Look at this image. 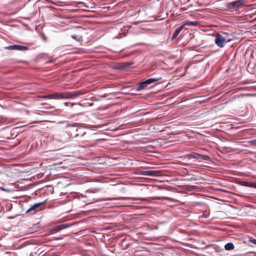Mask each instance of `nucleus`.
<instances>
[{"label": "nucleus", "mask_w": 256, "mask_h": 256, "mask_svg": "<svg viewBox=\"0 0 256 256\" xmlns=\"http://www.w3.org/2000/svg\"><path fill=\"white\" fill-rule=\"evenodd\" d=\"M84 93L82 90H76L73 92H66L54 93L46 95H42L40 98L49 99H64L73 98L82 94Z\"/></svg>", "instance_id": "f257e3e1"}, {"label": "nucleus", "mask_w": 256, "mask_h": 256, "mask_svg": "<svg viewBox=\"0 0 256 256\" xmlns=\"http://www.w3.org/2000/svg\"><path fill=\"white\" fill-rule=\"evenodd\" d=\"M198 24V22L196 21L194 22H191V21H188L183 24L180 26L178 28H177L173 36H172V39L176 38L177 36L178 35V34L180 33V32L182 30L183 28H184L185 26H196Z\"/></svg>", "instance_id": "f03ea898"}, {"label": "nucleus", "mask_w": 256, "mask_h": 256, "mask_svg": "<svg viewBox=\"0 0 256 256\" xmlns=\"http://www.w3.org/2000/svg\"><path fill=\"white\" fill-rule=\"evenodd\" d=\"M186 156L189 159L192 158L196 159L198 162H201L202 160H209L210 158L207 156L202 155L196 152H192L186 155Z\"/></svg>", "instance_id": "7ed1b4c3"}, {"label": "nucleus", "mask_w": 256, "mask_h": 256, "mask_svg": "<svg viewBox=\"0 0 256 256\" xmlns=\"http://www.w3.org/2000/svg\"><path fill=\"white\" fill-rule=\"evenodd\" d=\"M246 2V0H236L234 2L228 3L226 6L229 9H234L245 4Z\"/></svg>", "instance_id": "20e7f679"}, {"label": "nucleus", "mask_w": 256, "mask_h": 256, "mask_svg": "<svg viewBox=\"0 0 256 256\" xmlns=\"http://www.w3.org/2000/svg\"><path fill=\"white\" fill-rule=\"evenodd\" d=\"M214 41L216 44L220 48H223L226 43L225 38L218 34H216Z\"/></svg>", "instance_id": "39448f33"}, {"label": "nucleus", "mask_w": 256, "mask_h": 256, "mask_svg": "<svg viewBox=\"0 0 256 256\" xmlns=\"http://www.w3.org/2000/svg\"><path fill=\"white\" fill-rule=\"evenodd\" d=\"M4 48L5 50H20V51L27 50H28V49H29V48L26 46L18 45V44L6 46L4 47Z\"/></svg>", "instance_id": "423d86ee"}, {"label": "nucleus", "mask_w": 256, "mask_h": 256, "mask_svg": "<svg viewBox=\"0 0 256 256\" xmlns=\"http://www.w3.org/2000/svg\"><path fill=\"white\" fill-rule=\"evenodd\" d=\"M136 174L143 176H156L160 174L159 171L156 170H139L138 171Z\"/></svg>", "instance_id": "0eeeda50"}, {"label": "nucleus", "mask_w": 256, "mask_h": 256, "mask_svg": "<svg viewBox=\"0 0 256 256\" xmlns=\"http://www.w3.org/2000/svg\"><path fill=\"white\" fill-rule=\"evenodd\" d=\"M45 200L42 202H38L35 204H34L32 206H31L30 208L26 211V213L30 212L32 210H35L38 209V208H40L44 202Z\"/></svg>", "instance_id": "6e6552de"}, {"label": "nucleus", "mask_w": 256, "mask_h": 256, "mask_svg": "<svg viewBox=\"0 0 256 256\" xmlns=\"http://www.w3.org/2000/svg\"><path fill=\"white\" fill-rule=\"evenodd\" d=\"M238 184L242 186L256 188V183L254 182H250L246 181H240Z\"/></svg>", "instance_id": "1a4fd4ad"}, {"label": "nucleus", "mask_w": 256, "mask_h": 256, "mask_svg": "<svg viewBox=\"0 0 256 256\" xmlns=\"http://www.w3.org/2000/svg\"><path fill=\"white\" fill-rule=\"evenodd\" d=\"M70 136L67 134H63L60 138H58V140L60 141V142H62V143H65L66 142L68 141L69 139Z\"/></svg>", "instance_id": "9d476101"}, {"label": "nucleus", "mask_w": 256, "mask_h": 256, "mask_svg": "<svg viewBox=\"0 0 256 256\" xmlns=\"http://www.w3.org/2000/svg\"><path fill=\"white\" fill-rule=\"evenodd\" d=\"M148 84L146 80L140 82L138 86L136 88L137 91H140L144 89Z\"/></svg>", "instance_id": "9b49d317"}, {"label": "nucleus", "mask_w": 256, "mask_h": 256, "mask_svg": "<svg viewBox=\"0 0 256 256\" xmlns=\"http://www.w3.org/2000/svg\"><path fill=\"white\" fill-rule=\"evenodd\" d=\"M157 199L160 200H170L172 202H179V200H176L174 198L168 197V196L158 197V198H157Z\"/></svg>", "instance_id": "f8f14e48"}, {"label": "nucleus", "mask_w": 256, "mask_h": 256, "mask_svg": "<svg viewBox=\"0 0 256 256\" xmlns=\"http://www.w3.org/2000/svg\"><path fill=\"white\" fill-rule=\"evenodd\" d=\"M68 227V224H61L58 226H56L54 229L56 231H59L60 230H63L66 228Z\"/></svg>", "instance_id": "ddd939ff"}, {"label": "nucleus", "mask_w": 256, "mask_h": 256, "mask_svg": "<svg viewBox=\"0 0 256 256\" xmlns=\"http://www.w3.org/2000/svg\"><path fill=\"white\" fill-rule=\"evenodd\" d=\"M234 248V245L232 242L227 243L224 246V248L227 250H232Z\"/></svg>", "instance_id": "4468645a"}, {"label": "nucleus", "mask_w": 256, "mask_h": 256, "mask_svg": "<svg viewBox=\"0 0 256 256\" xmlns=\"http://www.w3.org/2000/svg\"><path fill=\"white\" fill-rule=\"evenodd\" d=\"M161 79H162L161 78H150L146 80V81L148 84H151L154 83V82H158V81L160 80Z\"/></svg>", "instance_id": "2eb2a0df"}, {"label": "nucleus", "mask_w": 256, "mask_h": 256, "mask_svg": "<svg viewBox=\"0 0 256 256\" xmlns=\"http://www.w3.org/2000/svg\"><path fill=\"white\" fill-rule=\"evenodd\" d=\"M136 200H146V201H149L150 200V198H136Z\"/></svg>", "instance_id": "dca6fc26"}, {"label": "nucleus", "mask_w": 256, "mask_h": 256, "mask_svg": "<svg viewBox=\"0 0 256 256\" xmlns=\"http://www.w3.org/2000/svg\"><path fill=\"white\" fill-rule=\"evenodd\" d=\"M110 200H119V198H110Z\"/></svg>", "instance_id": "f3484780"}, {"label": "nucleus", "mask_w": 256, "mask_h": 256, "mask_svg": "<svg viewBox=\"0 0 256 256\" xmlns=\"http://www.w3.org/2000/svg\"><path fill=\"white\" fill-rule=\"evenodd\" d=\"M72 38L74 39H76V38H77V36L76 35H72Z\"/></svg>", "instance_id": "a211bd4d"}, {"label": "nucleus", "mask_w": 256, "mask_h": 256, "mask_svg": "<svg viewBox=\"0 0 256 256\" xmlns=\"http://www.w3.org/2000/svg\"><path fill=\"white\" fill-rule=\"evenodd\" d=\"M253 244H256V240L253 239L251 241Z\"/></svg>", "instance_id": "6ab92c4d"}, {"label": "nucleus", "mask_w": 256, "mask_h": 256, "mask_svg": "<svg viewBox=\"0 0 256 256\" xmlns=\"http://www.w3.org/2000/svg\"><path fill=\"white\" fill-rule=\"evenodd\" d=\"M186 188H194V186H190V185H186Z\"/></svg>", "instance_id": "aec40b11"}, {"label": "nucleus", "mask_w": 256, "mask_h": 256, "mask_svg": "<svg viewBox=\"0 0 256 256\" xmlns=\"http://www.w3.org/2000/svg\"><path fill=\"white\" fill-rule=\"evenodd\" d=\"M72 126H73V125L68 124V125L66 126H67V127Z\"/></svg>", "instance_id": "412c9836"}, {"label": "nucleus", "mask_w": 256, "mask_h": 256, "mask_svg": "<svg viewBox=\"0 0 256 256\" xmlns=\"http://www.w3.org/2000/svg\"><path fill=\"white\" fill-rule=\"evenodd\" d=\"M84 134H85V133H84V134H82V135H81L80 136H84Z\"/></svg>", "instance_id": "4be33fe9"}, {"label": "nucleus", "mask_w": 256, "mask_h": 256, "mask_svg": "<svg viewBox=\"0 0 256 256\" xmlns=\"http://www.w3.org/2000/svg\"><path fill=\"white\" fill-rule=\"evenodd\" d=\"M78 134H76V136H75V137H78Z\"/></svg>", "instance_id": "5701e85b"}, {"label": "nucleus", "mask_w": 256, "mask_h": 256, "mask_svg": "<svg viewBox=\"0 0 256 256\" xmlns=\"http://www.w3.org/2000/svg\"><path fill=\"white\" fill-rule=\"evenodd\" d=\"M44 40H46V38H44Z\"/></svg>", "instance_id": "b1692460"}, {"label": "nucleus", "mask_w": 256, "mask_h": 256, "mask_svg": "<svg viewBox=\"0 0 256 256\" xmlns=\"http://www.w3.org/2000/svg\"><path fill=\"white\" fill-rule=\"evenodd\" d=\"M44 103H42V105H44Z\"/></svg>", "instance_id": "393cba45"}, {"label": "nucleus", "mask_w": 256, "mask_h": 256, "mask_svg": "<svg viewBox=\"0 0 256 256\" xmlns=\"http://www.w3.org/2000/svg\"><path fill=\"white\" fill-rule=\"evenodd\" d=\"M255 158H256V154H255Z\"/></svg>", "instance_id": "a878e982"}]
</instances>
